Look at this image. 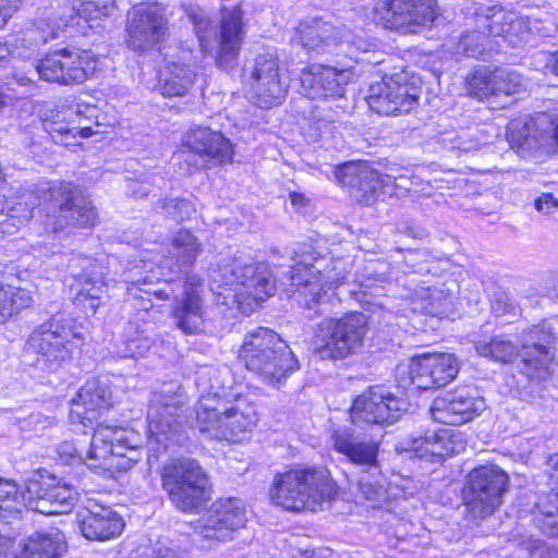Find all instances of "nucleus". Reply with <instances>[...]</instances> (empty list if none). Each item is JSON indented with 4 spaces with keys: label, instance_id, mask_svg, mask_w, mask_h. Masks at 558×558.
<instances>
[{
    "label": "nucleus",
    "instance_id": "nucleus-20",
    "mask_svg": "<svg viewBox=\"0 0 558 558\" xmlns=\"http://www.w3.org/2000/svg\"><path fill=\"white\" fill-rule=\"evenodd\" d=\"M469 93L478 100H486L493 109L512 104L511 96L525 88L523 76L508 69L477 70L468 81Z\"/></svg>",
    "mask_w": 558,
    "mask_h": 558
},
{
    "label": "nucleus",
    "instance_id": "nucleus-53",
    "mask_svg": "<svg viewBox=\"0 0 558 558\" xmlns=\"http://www.w3.org/2000/svg\"><path fill=\"white\" fill-rule=\"evenodd\" d=\"M78 19L85 21L98 20L109 15V7H99L93 1L76 0Z\"/></svg>",
    "mask_w": 558,
    "mask_h": 558
},
{
    "label": "nucleus",
    "instance_id": "nucleus-52",
    "mask_svg": "<svg viewBox=\"0 0 558 558\" xmlns=\"http://www.w3.org/2000/svg\"><path fill=\"white\" fill-rule=\"evenodd\" d=\"M51 15L50 17L60 29L68 27L78 17L76 0L60 3Z\"/></svg>",
    "mask_w": 558,
    "mask_h": 558
},
{
    "label": "nucleus",
    "instance_id": "nucleus-15",
    "mask_svg": "<svg viewBox=\"0 0 558 558\" xmlns=\"http://www.w3.org/2000/svg\"><path fill=\"white\" fill-rule=\"evenodd\" d=\"M245 522V509L241 500L220 499L197 520L194 533L202 547L211 548L230 539L232 532L243 527Z\"/></svg>",
    "mask_w": 558,
    "mask_h": 558
},
{
    "label": "nucleus",
    "instance_id": "nucleus-47",
    "mask_svg": "<svg viewBox=\"0 0 558 558\" xmlns=\"http://www.w3.org/2000/svg\"><path fill=\"white\" fill-rule=\"evenodd\" d=\"M146 265H134L133 267L129 268L124 276H125V282L130 283L131 286L138 287L141 290L145 291L146 293H153L160 300H167L169 299V293L165 290H151L150 288L145 289L142 288L145 286H151L155 280H158V276L153 270H145Z\"/></svg>",
    "mask_w": 558,
    "mask_h": 558
},
{
    "label": "nucleus",
    "instance_id": "nucleus-45",
    "mask_svg": "<svg viewBox=\"0 0 558 558\" xmlns=\"http://www.w3.org/2000/svg\"><path fill=\"white\" fill-rule=\"evenodd\" d=\"M402 0L379 1L373 9V21L386 29L405 31Z\"/></svg>",
    "mask_w": 558,
    "mask_h": 558
},
{
    "label": "nucleus",
    "instance_id": "nucleus-42",
    "mask_svg": "<svg viewBox=\"0 0 558 558\" xmlns=\"http://www.w3.org/2000/svg\"><path fill=\"white\" fill-rule=\"evenodd\" d=\"M33 296L26 289L0 281V324H4L21 310L31 306Z\"/></svg>",
    "mask_w": 558,
    "mask_h": 558
},
{
    "label": "nucleus",
    "instance_id": "nucleus-63",
    "mask_svg": "<svg viewBox=\"0 0 558 558\" xmlns=\"http://www.w3.org/2000/svg\"><path fill=\"white\" fill-rule=\"evenodd\" d=\"M58 452L61 457L73 458L77 453V449L72 442L64 441L58 447Z\"/></svg>",
    "mask_w": 558,
    "mask_h": 558
},
{
    "label": "nucleus",
    "instance_id": "nucleus-30",
    "mask_svg": "<svg viewBox=\"0 0 558 558\" xmlns=\"http://www.w3.org/2000/svg\"><path fill=\"white\" fill-rule=\"evenodd\" d=\"M333 449L343 454L350 462V471L362 472L368 466L378 465L379 445L357 434L353 428H338L331 435Z\"/></svg>",
    "mask_w": 558,
    "mask_h": 558
},
{
    "label": "nucleus",
    "instance_id": "nucleus-18",
    "mask_svg": "<svg viewBox=\"0 0 558 558\" xmlns=\"http://www.w3.org/2000/svg\"><path fill=\"white\" fill-rule=\"evenodd\" d=\"M422 87L408 82L404 73L385 76L369 86V108L381 116L410 112L417 104Z\"/></svg>",
    "mask_w": 558,
    "mask_h": 558
},
{
    "label": "nucleus",
    "instance_id": "nucleus-11",
    "mask_svg": "<svg viewBox=\"0 0 558 558\" xmlns=\"http://www.w3.org/2000/svg\"><path fill=\"white\" fill-rule=\"evenodd\" d=\"M138 440V434L134 430L98 424L87 459L99 461V465L105 469L125 472L142 459L143 448Z\"/></svg>",
    "mask_w": 558,
    "mask_h": 558
},
{
    "label": "nucleus",
    "instance_id": "nucleus-39",
    "mask_svg": "<svg viewBox=\"0 0 558 558\" xmlns=\"http://www.w3.org/2000/svg\"><path fill=\"white\" fill-rule=\"evenodd\" d=\"M196 80L194 66L172 62L161 72L159 88L166 97H183L192 88Z\"/></svg>",
    "mask_w": 558,
    "mask_h": 558
},
{
    "label": "nucleus",
    "instance_id": "nucleus-57",
    "mask_svg": "<svg viewBox=\"0 0 558 558\" xmlns=\"http://www.w3.org/2000/svg\"><path fill=\"white\" fill-rule=\"evenodd\" d=\"M534 208L543 215L558 211V197L551 192H543L534 199Z\"/></svg>",
    "mask_w": 558,
    "mask_h": 558
},
{
    "label": "nucleus",
    "instance_id": "nucleus-14",
    "mask_svg": "<svg viewBox=\"0 0 558 558\" xmlns=\"http://www.w3.org/2000/svg\"><path fill=\"white\" fill-rule=\"evenodd\" d=\"M184 403L180 388L162 389L153 393L149 401L147 420L150 437L168 447V441L181 445L185 440V424L179 420V410Z\"/></svg>",
    "mask_w": 558,
    "mask_h": 558
},
{
    "label": "nucleus",
    "instance_id": "nucleus-58",
    "mask_svg": "<svg viewBox=\"0 0 558 558\" xmlns=\"http://www.w3.org/2000/svg\"><path fill=\"white\" fill-rule=\"evenodd\" d=\"M333 119L330 117V113L323 114L318 112L314 116V120L312 121L311 128L316 132L313 134L315 140L320 138L325 135H328L332 132L333 129Z\"/></svg>",
    "mask_w": 558,
    "mask_h": 558
},
{
    "label": "nucleus",
    "instance_id": "nucleus-31",
    "mask_svg": "<svg viewBox=\"0 0 558 558\" xmlns=\"http://www.w3.org/2000/svg\"><path fill=\"white\" fill-rule=\"evenodd\" d=\"M78 524L83 536L90 541H106L121 534L122 518L110 507L89 499L78 513Z\"/></svg>",
    "mask_w": 558,
    "mask_h": 558
},
{
    "label": "nucleus",
    "instance_id": "nucleus-1",
    "mask_svg": "<svg viewBox=\"0 0 558 558\" xmlns=\"http://www.w3.org/2000/svg\"><path fill=\"white\" fill-rule=\"evenodd\" d=\"M229 369H204L198 373L196 385L204 392L194 405L195 428L208 439L241 441L257 423L255 405L245 398L233 401L221 396L228 387L225 378Z\"/></svg>",
    "mask_w": 558,
    "mask_h": 558
},
{
    "label": "nucleus",
    "instance_id": "nucleus-4",
    "mask_svg": "<svg viewBox=\"0 0 558 558\" xmlns=\"http://www.w3.org/2000/svg\"><path fill=\"white\" fill-rule=\"evenodd\" d=\"M210 290L222 296V303L241 302L239 298L262 302L276 291L275 280L263 264L248 263L242 257L226 256L208 270Z\"/></svg>",
    "mask_w": 558,
    "mask_h": 558
},
{
    "label": "nucleus",
    "instance_id": "nucleus-44",
    "mask_svg": "<svg viewBox=\"0 0 558 558\" xmlns=\"http://www.w3.org/2000/svg\"><path fill=\"white\" fill-rule=\"evenodd\" d=\"M476 353L499 363H509L514 356L520 355L518 347L501 336L489 340L482 339L473 341Z\"/></svg>",
    "mask_w": 558,
    "mask_h": 558
},
{
    "label": "nucleus",
    "instance_id": "nucleus-64",
    "mask_svg": "<svg viewBox=\"0 0 558 558\" xmlns=\"http://www.w3.org/2000/svg\"><path fill=\"white\" fill-rule=\"evenodd\" d=\"M527 23H529L527 28H529L530 32L535 31L536 33H538L543 37H549L551 32H553V27H548V26L538 27L537 26V24H538L537 20H529Z\"/></svg>",
    "mask_w": 558,
    "mask_h": 558
},
{
    "label": "nucleus",
    "instance_id": "nucleus-46",
    "mask_svg": "<svg viewBox=\"0 0 558 558\" xmlns=\"http://www.w3.org/2000/svg\"><path fill=\"white\" fill-rule=\"evenodd\" d=\"M25 506L24 496L15 482L0 478V519L10 520Z\"/></svg>",
    "mask_w": 558,
    "mask_h": 558
},
{
    "label": "nucleus",
    "instance_id": "nucleus-61",
    "mask_svg": "<svg viewBox=\"0 0 558 558\" xmlns=\"http://www.w3.org/2000/svg\"><path fill=\"white\" fill-rule=\"evenodd\" d=\"M547 548L548 546L539 539L531 538L526 542V549L532 556H536L537 558H543Z\"/></svg>",
    "mask_w": 558,
    "mask_h": 558
},
{
    "label": "nucleus",
    "instance_id": "nucleus-6",
    "mask_svg": "<svg viewBox=\"0 0 558 558\" xmlns=\"http://www.w3.org/2000/svg\"><path fill=\"white\" fill-rule=\"evenodd\" d=\"M271 501L289 511H316L336 495L326 469L296 468L277 474L269 490Z\"/></svg>",
    "mask_w": 558,
    "mask_h": 558
},
{
    "label": "nucleus",
    "instance_id": "nucleus-5",
    "mask_svg": "<svg viewBox=\"0 0 558 558\" xmlns=\"http://www.w3.org/2000/svg\"><path fill=\"white\" fill-rule=\"evenodd\" d=\"M239 359L250 372L270 385L279 384L299 368V362L286 341L265 327L246 332Z\"/></svg>",
    "mask_w": 558,
    "mask_h": 558
},
{
    "label": "nucleus",
    "instance_id": "nucleus-19",
    "mask_svg": "<svg viewBox=\"0 0 558 558\" xmlns=\"http://www.w3.org/2000/svg\"><path fill=\"white\" fill-rule=\"evenodd\" d=\"M250 85L251 98L260 108H270L281 102L286 86L281 82L277 54L266 51L257 54L244 66Z\"/></svg>",
    "mask_w": 558,
    "mask_h": 558
},
{
    "label": "nucleus",
    "instance_id": "nucleus-16",
    "mask_svg": "<svg viewBox=\"0 0 558 558\" xmlns=\"http://www.w3.org/2000/svg\"><path fill=\"white\" fill-rule=\"evenodd\" d=\"M98 60L86 50L59 49L46 54L36 65L39 77L60 85L84 83L97 69Z\"/></svg>",
    "mask_w": 558,
    "mask_h": 558
},
{
    "label": "nucleus",
    "instance_id": "nucleus-35",
    "mask_svg": "<svg viewBox=\"0 0 558 558\" xmlns=\"http://www.w3.org/2000/svg\"><path fill=\"white\" fill-rule=\"evenodd\" d=\"M547 472L553 483H558V453L549 456ZM539 517H535L541 531L550 536L558 537V490L542 495L535 504Z\"/></svg>",
    "mask_w": 558,
    "mask_h": 558
},
{
    "label": "nucleus",
    "instance_id": "nucleus-21",
    "mask_svg": "<svg viewBox=\"0 0 558 558\" xmlns=\"http://www.w3.org/2000/svg\"><path fill=\"white\" fill-rule=\"evenodd\" d=\"M68 268L77 290L75 304L81 306L86 315H94L108 298L102 266L95 258L74 254L69 259Z\"/></svg>",
    "mask_w": 558,
    "mask_h": 558
},
{
    "label": "nucleus",
    "instance_id": "nucleus-32",
    "mask_svg": "<svg viewBox=\"0 0 558 558\" xmlns=\"http://www.w3.org/2000/svg\"><path fill=\"white\" fill-rule=\"evenodd\" d=\"M111 404V392L106 383L98 378L89 379L73 399L70 409V420L73 424L93 425L98 420L100 411L108 410Z\"/></svg>",
    "mask_w": 558,
    "mask_h": 558
},
{
    "label": "nucleus",
    "instance_id": "nucleus-9",
    "mask_svg": "<svg viewBox=\"0 0 558 558\" xmlns=\"http://www.w3.org/2000/svg\"><path fill=\"white\" fill-rule=\"evenodd\" d=\"M45 229L63 231L70 227L88 228L95 225L97 210L82 191L70 182H58L45 193Z\"/></svg>",
    "mask_w": 558,
    "mask_h": 558
},
{
    "label": "nucleus",
    "instance_id": "nucleus-10",
    "mask_svg": "<svg viewBox=\"0 0 558 558\" xmlns=\"http://www.w3.org/2000/svg\"><path fill=\"white\" fill-rule=\"evenodd\" d=\"M161 484L172 504L183 512L196 511L207 500L208 477L194 459L179 458L166 463Z\"/></svg>",
    "mask_w": 558,
    "mask_h": 558
},
{
    "label": "nucleus",
    "instance_id": "nucleus-12",
    "mask_svg": "<svg viewBox=\"0 0 558 558\" xmlns=\"http://www.w3.org/2000/svg\"><path fill=\"white\" fill-rule=\"evenodd\" d=\"M508 484V474L496 465H482L471 471L463 488L468 518L475 521L490 517L501 506Z\"/></svg>",
    "mask_w": 558,
    "mask_h": 558
},
{
    "label": "nucleus",
    "instance_id": "nucleus-22",
    "mask_svg": "<svg viewBox=\"0 0 558 558\" xmlns=\"http://www.w3.org/2000/svg\"><path fill=\"white\" fill-rule=\"evenodd\" d=\"M408 404L407 399L397 397L385 387L375 386L354 400L351 417L354 423L392 424L407 411Z\"/></svg>",
    "mask_w": 558,
    "mask_h": 558
},
{
    "label": "nucleus",
    "instance_id": "nucleus-36",
    "mask_svg": "<svg viewBox=\"0 0 558 558\" xmlns=\"http://www.w3.org/2000/svg\"><path fill=\"white\" fill-rule=\"evenodd\" d=\"M558 113H539L532 122L522 120L511 121L507 130V138L512 147L522 150L543 149L546 153H558V147L546 145L544 130L538 125L541 116H557Z\"/></svg>",
    "mask_w": 558,
    "mask_h": 558
},
{
    "label": "nucleus",
    "instance_id": "nucleus-13",
    "mask_svg": "<svg viewBox=\"0 0 558 558\" xmlns=\"http://www.w3.org/2000/svg\"><path fill=\"white\" fill-rule=\"evenodd\" d=\"M459 373L458 359L451 353H426L411 360L409 365H398L399 385L417 390L440 388L452 381Z\"/></svg>",
    "mask_w": 558,
    "mask_h": 558
},
{
    "label": "nucleus",
    "instance_id": "nucleus-7",
    "mask_svg": "<svg viewBox=\"0 0 558 558\" xmlns=\"http://www.w3.org/2000/svg\"><path fill=\"white\" fill-rule=\"evenodd\" d=\"M81 341L82 335L73 319L53 315L33 329L26 340L25 351L37 355L39 367L56 372L72 357Z\"/></svg>",
    "mask_w": 558,
    "mask_h": 558
},
{
    "label": "nucleus",
    "instance_id": "nucleus-48",
    "mask_svg": "<svg viewBox=\"0 0 558 558\" xmlns=\"http://www.w3.org/2000/svg\"><path fill=\"white\" fill-rule=\"evenodd\" d=\"M522 24L523 21L518 19L514 13L499 11L493 14L486 25V28L490 36L507 38L508 36L517 34Z\"/></svg>",
    "mask_w": 558,
    "mask_h": 558
},
{
    "label": "nucleus",
    "instance_id": "nucleus-51",
    "mask_svg": "<svg viewBox=\"0 0 558 558\" xmlns=\"http://www.w3.org/2000/svg\"><path fill=\"white\" fill-rule=\"evenodd\" d=\"M54 425V420L41 413H33L20 421V428L25 433L35 435L43 434L47 428Z\"/></svg>",
    "mask_w": 558,
    "mask_h": 558
},
{
    "label": "nucleus",
    "instance_id": "nucleus-60",
    "mask_svg": "<svg viewBox=\"0 0 558 558\" xmlns=\"http://www.w3.org/2000/svg\"><path fill=\"white\" fill-rule=\"evenodd\" d=\"M132 558H175V554L170 548L163 546H146Z\"/></svg>",
    "mask_w": 558,
    "mask_h": 558
},
{
    "label": "nucleus",
    "instance_id": "nucleus-37",
    "mask_svg": "<svg viewBox=\"0 0 558 558\" xmlns=\"http://www.w3.org/2000/svg\"><path fill=\"white\" fill-rule=\"evenodd\" d=\"M350 488L356 487L361 496L379 507L387 499V478L381 473L379 465L368 466L362 472L344 471Z\"/></svg>",
    "mask_w": 558,
    "mask_h": 558
},
{
    "label": "nucleus",
    "instance_id": "nucleus-40",
    "mask_svg": "<svg viewBox=\"0 0 558 558\" xmlns=\"http://www.w3.org/2000/svg\"><path fill=\"white\" fill-rule=\"evenodd\" d=\"M36 206L37 198L33 194H24L17 201H10L7 207L0 210V215H3L2 233H13L28 222Z\"/></svg>",
    "mask_w": 558,
    "mask_h": 558
},
{
    "label": "nucleus",
    "instance_id": "nucleus-3",
    "mask_svg": "<svg viewBox=\"0 0 558 558\" xmlns=\"http://www.w3.org/2000/svg\"><path fill=\"white\" fill-rule=\"evenodd\" d=\"M184 12L193 25L201 50L213 56L219 69L234 68L245 39L244 12L241 5L222 7L218 25L197 5H185Z\"/></svg>",
    "mask_w": 558,
    "mask_h": 558
},
{
    "label": "nucleus",
    "instance_id": "nucleus-38",
    "mask_svg": "<svg viewBox=\"0 0 558 558\" xmlns=\"http://www.w3.org/2000/svg\"><path fill=\"white\" fill-rule=\"evenodd\" d=\"M64 534L56 527L31 535L16 558H60L65 551Z\"/></svg>",
    "mask_w": 558,
    "mask_h": 558
},
{
    "label": "nucleus",
    "instance_id": "nucleus-23",
    "mask_svg": "<svg viewBox=\"0 0 558 558\" xmlns=\"http://www.w3.org/2000/svg\"><path fill=\"white\" fill-rule=\"evenodd\" d=\"M553 333L545 326H534L523 332L519 369L530 381L542 383L550 376Z\"/></svg>",
    "mask_w": 558,
    "mask_h": 558
},
{
    "label": "nucleus",
    "instance_id": "nucleus-54",
    "mask_svg": "<svg viewBox=\"0 0 558 558\" xmlns=\"http://www.w3.org/2000/svg\"><path fill=\"white\" fill-rule=\"evenodd\" d=\"M538 125L544 130V140L546 145L558 147V114L541 116Z\"/></svg>",
    "mask_w": 558,
    "mask_h": 558
},
{
    "label": "nucleus",
    "instance_id": "nucleus-2",
    "mask_svg": "<svg viewBox=\"0 0 558 558\" xmlns=\"http://www.w3.org/2000/svg\"><path fill=\"white\" fill-rule=\"evenodd\" d=\"M292 264L284 270L281 283L288 298L301 306L324 314L330 302L332 289L343 283L347 271L344 262L317 253L312 245L298 244L291 251Z\"/></svg>",
    "mask_w": 558,
    "mask_h": 558
},
{
    "label": "nucleus",
    "instance_id": "nucleus-62",
    "mask_svg": "<svg viewBox=\"0 0 558 558\" xmlns=\"http://www.w3.org/2000/svg\"><path fill=\"white\" fill-rule=\"evenodd\" d=\"M129 191L133 194L135 198H142L146 197L150 193V187L147 183L132 180L129 183Z\"/></svg>",
    "mask_w": 558,
    "mask_h": 558
},
{
    "label": "nucleus",
    "instance_id": "nucleus-41",
    "mask_svg": "<svg viewBox=\"0 0 558 558\" xmlns=\"http://www.w3.org/2000/svg\"><path fill=\"white\" fill-rule=\"evenodd\" d=\"M201 252L198 239L186 229H180L172 239L171 254L175 259L179 270L191 267Z\"/></svg>",
    "mask_w": 558,
    "mask_h": 558
},
{
    "label": "nucleus",
    "instance_id": "nucleus-56",
    "mask_svg": "<svg viewBox=\"0 0 558 558\" xmlns=\"http://www.w3.org/2000/svg\"><path fill=\"white\" fill-rule=\"evenodd\" d=\"M480 39V33H468L461 36L460 41L458 44V48L462 50L463 54L468 57H476L477 54H481L483 51V48L478 44Z\"/></svg>",
    "mask_w": 558,
    "mask_h": 558
},
{
    "label": "nucleus",
    "instance_id": "nucleus-25",
    "mask_svg": "<svg viewBox=\"0 0 558 558\" xmlns=\"http://www.w3.org/2000/svg\"><path fill=\"white\" fill-rule=\"evenodd\" d=\"M27 493L28 506L47 515L69 513L78 500L77 490L53 475H41L39 481H32Z\"/></svg>",
    "mask_w": 558,
    "mask_h": 558
},
{
    "label": "nucleus",
    "instance_id": "nucleus-34",
    "mask_svg": "<svg viewBox=\"0 0 558 558\" xmlns=\"http://www.w3.org/2000/svg\"><path fill=\"white\" fill-rule=\"evenodd\" d=\"M337 180L343 184L356 189L363 193L364 201L368 203L375 196L384 184L390 182L391 178L386 179L375 170L365 165L345 163L336 170Z\"/></svg>",
    "mask_w": 558,
    "mask_h": 558
},
{
    "label": "nucleus",
    "instance_id": "nucleus-59",
    "mask_svg": "<svg viewBox=\"0 0 558 558\" xmlns=\"http://www.w3.org/2000/svg\"><path fill=\"white\" fill-rule=\"evenodd\" d=\"M365 272L367 274V278L361 282V293L366 294H375L378 295L379 290L383 287L378 286L377 282H384L385 279L383 276H378L373 269V265L365 267Z\"/></svg>",
    "mask_w": 558,
    "mask_h": 558
},
{
    "label": "nucleus",
    "instance_id": "nucleus-49",
    "mask_svg": "<svg viewBox=\"0 0 558 558\" xmlns=\"http://www.w3.org/2000/svg\"><path fill=\"white\" fill-rule=\"evenodd\" d=\"M157 206L177 221L186 220L195 211L193 203L186 198H162Z\"/></svg>",
    "mask_w": 558,
    "mask_h": 558
},
{
    "label": "nucleus",
    "instance_id": "nucleus-28",
    "mask_svg": "<svg viewBox=\"0 0 558 558\" xmlns=\"http://www.w3.org/2000/svg\"><path fill=\"white\" fill-rule=\"evenodd\" d=\"M292 40L305 49L325 52L342 43H350V32L343 25H335L323 17H310L302 21Z\"/></svg>",
    "mask_w": 558,
    "mask_h": 558
},
{
    "label": "nucleus",
    "instance_id": "nucleus-50",
    "mask_svg": "<svg viewBox=\"0 0 558 558\" xmlns=\"http://www.w3.org/2000/svg\"><path fill=\"white\" fill-rule=\"evenodd\" d=\"M59 31V26L48 16L47 21L41 19L33 25V28L29 29L32 34L31 39L35 43L45 44L50 39H54Z\"/></svg>",
    "mask_w": 558,
    "mask_h": 558
},
{
    "label": "nucleus",
    "instance_id": "nucleus-33",
    "mask_svg": "<svg viewBox=\"0 0 558 558\" xmlns=\"http://www.w3.org/2000/svg\"><path fill=\"white\" fill-rule=\"evenodd\" d=\"M343 80V73L322 65H312L308 70H304L301 76V83L307 92V97L313 99L342 97L344 94Z\"/></svg>",
    "mask_w": 558,
    "mask_h": 558
},
{
    "label": "nucleus",
    "instance_id": "nucleus-26",
    "mask_svg": "<svg viewBox=\"0 0 558 558\" xmlns=\"http://www.w3.org/2000/svg\"><path fill=\"white\" fill-rule=\"evenodd\" d=\"M183 146L201 159L199 168L223 165L233 157L230 141L207 126L190 129L184 135Z\"/></svg>",
    "mask_w": 558,
    "mask_h": 558
},
{
    "label": "nucleus",
    "instance_id": "nucleus-29",
    "mask_svg": "<svg viewBox=\"0 0 558 558\" xmlns=\"http://www.w3.org/2000/svg\"><path fill=\"white\" fill-rule=\"evenodd\" d=\"M465 449L462 435L450 427L426 432L424 436L407 440L404 450L413 452L420 459L433 461L458 454Z\"/></svg>",
    "mask_w": 558,
    "mask_h": 558
},
{
    "label": "nucleus",
    "instance_id": "nucleus-8",
    "mask_svg": "<svg viewBox=\"0 0 558 558\" xmlns=\"http://www.w3.org/2000/svg\"><path fill=\"white\" fill-rule=\"evenodd\" d=\"M368 332L367 317L360 312L325 318L315 330L314 354L320 360H342L359 353Z\"/></svg>",
    "mask_w": 558,
    "mask_h": 558
},
{
    "label": "nucleus",
    "instance_id": "nucleus-17",
    "mask_svg": "<svg viewBox=\"0 0 558 558\" xmlns=\"http://www.w3.org/2000/svg\"><path fill=\"white\" fill-rule=\"evenodd\" d=\"M169 21L157 5L137 4L128 13L126 44L140 53L158 49L169 36Z\"/></svg>",
    "mask_w": 558,
    "mask_h": 558
},
{
    "label": "nucleus",
    "instance_id": "nucleus-55",
    "mask_svg": "<svg viewBox=\"0 0 558 558\" xmlns=\"http://www.w3.org/2000/svg\"><path fill=\"white\" fill-rule=\"evenodd\" d=\"M48 133L51 136V140L58 144L65 147L75 145V142L71 141H64V136H72L73 138H76V135L74 134V131L76 128H69L62 123H56L51 122L47 128Z\"/></svg>",
    "mask_w": 558,
    "mask_h": 558
},
{
    "label": "nucleus",
    "instance_id": "nucleus-24",
    "mask_svg": "<svg viewBox=\"0 0 558 558\" xmlns=\"http://www.w3.org/2000/svg\"><path fill=\"white\" fill-rule=\"evenodd\" d=\"M486 408L485 400L472 386L459 387L434 400L430 408L435 421L445 425H462Z\"/></svg>",
    "mask_w": 558,
    "mask_h": 558
},
{
    "label": "nucleus",
    "instance_id": "nucleus-43",
    "mask_svg": "<svg viewBox=\"0 0 558 558\" xmlns=\"http://www.w3.org/2000/svg\"><path fill=\"white\" fill-rule=\"evenodd\" d=\"M405 32L412 26H430L439 15L436 0H402Z\"/></svg>",
    "mask_w": 558,
    "mask_h": 558
},
{
    "label": "nucleus",
    "instance_id": "nucleus-27",
    "mask_svg": "<svg viewBox=\"0 0 558 558\" xmlns=\"http://www.w3.org/2000/svg\"><path fill=\"white\" fill-rule=\"evenodd\" d=\"M202 292V279L192 275L186 278L182 294L175 299L172 318L177 328L185 335H197L204 329L205 308Z\"/></svg>",
    "mask_w": 558,
    "mask_h": 558
}]
</instances>
